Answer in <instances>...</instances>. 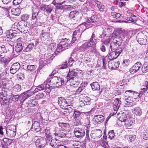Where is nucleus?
<instances>
[{"mask_svg": "<svg viewBox=\"0 0 148 148\" xmlns=\"http://www.w3.org/2000/svg\"><path fill=\"white\" fill-rule=\"evenodd\" d=\"M46 85L47 84H46L45 82H44L43 84H41L40 85L37 86L34 91H33V93H35L36 92H38L39 91L44 90Z\"/></svg>", "mask_w": 148, "mask_h": 148, "instance_id": "obj_25", "label": "nucleus"}, {"mask_svg": "<svg viewBox=\"0 0 148 148\" xmlns=\"http://www.w3.org/2000/svg\"><path fill=\"white\" fill-rule=\"evenodd\" d=\"M69 81L70 86L73 87H77L79 83V78L70 79Z\"/></svg>", "mask_w": 148, "mask_h": 148, "instance_id": "obj_20", "label": "nucleus"}, {"mask_svg": "<svg viewBox=\"0 0 148 148\" xmlns=\"http://www.w3.org/2000/svg\"><path fill=\"white\" fill-rule=\"evenodd\" d=\"M86 22H84L78 26L77 28L73 33L71 42L74 43L76 40L80 39L82 33L86 29Z\"/></svg>", "mask_w": 148, "mask_h": 148, "instance_id": "obj_1", "label": "nucleus"}, {"mask_svg": "<svg viewBox=\"0 0 148 148\" xmlns=\"http://www.w3.org/2000/svg\"><path fill=\"white\" fill-rule=\"evenodd\" d=\"M41 10L45 12L47 14L50 13L53 10V7L50 5H44L40 8Z\"/></svg>", "mask_w": 148, "mask_h": 148, "instance_id": "obj_21", "label": "nucleus"}, {"mask_svg": "<svg viewBox=\"0 0 148 148\" xmlns=\"http://www.w3.org/2000/svg\"><path fill=\"white\" fill-rule=\"evenodd\" d=\"M6 134L9 137H13L16 134V127L15 125H11L6 127Z\"/></svg>", "mask_w": 148, "mask_h": 148, "instance_id": "obj_5", "label": "nucleus"}, {"mask_svg": "<svg viewBox=\"0 0 148 148\" xmlns=\"http://www.w3.org/2000/svg\"><path fill=\"white\" fill-rule=\"evenodd\" d=\"M32 128L36 132H39L40 130L39 123L37 122H35L32 124Z\"/></svg>", "mask_w": 148, "mask_h": 148, "instance_id": "obj_27", "label": "nucleus"}, {"mask_svg": "<svg viewBox=\"0 0 148 148\" xmlns=\"http://www.w3.org/2000/svg\"><path fill=\"white\" fill-rule=\"evenodd\" d=\"M125 97L124 98V99L125 100L126 102L128 103H131L134 101V99L133 98L132 95H130V93L125 95Z\"/></svg>", "mask_w": 148, "mask_h": 148, "instance_id": "obj_24", "label": "nucleus"}, {"mask_svg": "<svg viewBox=\"0 0 148 148\" xmlns=\"http://www.w3.org/2000/svg\"><path fill=\"white\" fill-rule=\"evenodd\" d=\"M97 38L95 37V34H93L90 41L84 43L80 47L81 50L82 51H84L88 47H91L95 45L97 43Z\"/></svg>", "mask_w": 148, "mask_h": 148, "instance_id": "obj_4", "label": "nucleus"}, {"mask_svg": "<svg viewBox=\"0 0 148 148\" xmlns=\"http://www.w3.org/2000/svg\"><path fill=\"white\" fill-rule=\"evenodd\" d=\"M45 95L43 93H40L38 95H36L35 98L36 99L38 100L42 99L45 97Z\"/></svg>", "mask_w": 148, "mask_h": 148, "instance_id": "obj_62", "label": "nucleus"}, {"mask_svg": "<svg viewBox=\"0 0 148 148\" xmlns=\"http://www.w3.org/2000/svg\"><path fill=\"white\" fill-rule=\"evenodd\" d=\"M142 71L143 72L148 71V62H145L142 67Z\"/></svg>", "mask_w": 148, "mask_h": 148, "instance_id": "obj_40", "label": "nucleus"}, {"mask_svg": "<svg viewBox=\"0 0 148 148\" xmlns=\"http://www.w3.org/2000/svg\"><path fill=\"white\" fill-rule=\"evenodd\" d=\"M76 13L77 12L75 11H72L69 14V17L70 19H73L75 18V17L77 16L76 15Z\"/></svg>", "mask_w": 148, "mask_h": 148, "instance_id": "obj_53", "label": "nucleus"}, {"mask_svg": "<svg viewBox=\"0 0 148 148\" xmlns=\"http://www.w3.org/2000/svg\"><path fill=\"white\" fill-rule=\"evenodd\" d=\"M17 34V33L14 31V30H12L11 29L7 32L6 36L8 38H12L15 37Z\"/></svg>", "mask_w": 148, "mask_h": 148, "instance_id": "obj_22", "label": "nucleus"}, {"mask_svg": "<svg viewBox=\"0 0 148 148\" xmlns=\"http://www.w3.org/2000/svg\"><path fill=\"white\" fill-rule=\"evenodd\" d=\"M77 70L73 69L72 70H69V72L66 77L67 82H68L70 79L79 78L77 75Z\"/></svg>", "mask_w": 148, "mask_h": 148, "instance_id": "obj_7", "label": "nucleus"}, {"mask_svg": "<svg viewBox=\"0 0 148 148\" xmlns=\"http://www.w3.org/2000/svg\"><path fill=\"white\" fill-rule=\"evenodd\" d=\"M82 17L79 16H76L73 19L72 21L74 24H78L80 23L81 19Z\"/></svg>", "mask_w": 148, "mask_h": 148, "instance_id": "obj_45", "label": "nucleus"}, {"mask_svg": "<svg viewBox=\"0 0 148 148\" xmlns=\"http://www.w3.org/2000/svg\"><path fill=\"white\" fill-rule=\"evenodd\" d=\"M81 114L79 111L78 110L74 111L73 117L74 118H76L79 116Z\"/></svg>", "mask_w": 148, "mask_h": 148, "instance_id": "obj_61", "label": "nucleus"}, {"mask_svg": "<svg viewBox=\"0 0 148 148\" xmlns=\"http://www.w3.org/2000/svg\"><path fill=\"white\" fill-rule=\"evenodd\" d=\"M56 48V45L53 43L50 44L49 47V50L50 49L51 51H55Z\"/></svg>", "mask_w": 148, "mask_h": 148, "instance_id": "obj_63", "label": "nucleus"}, {"mask_svg": "<svg viewBox=\"0 0 148 148\" xmlns=\"http://www.w3.org/2000/svg\"><path fill=\"white\" fill-rule=\"evenodd\" d=\"M36 104V102L34 99H32L29 100V105L31 107L35 106Z\"/></svg>", "mask_w": 148, "mask_h": 148, "instance_id": "obj_51", "label": "nucleus"}, {"mask_svg": "<svg viewBox=\"0 0 148 148\" xmlns=\"http://www.w3.org/2000/svg\"><path fill=\"white\" fill-rule=\"evenodd\" d=\"M142 66L141 63L140 62H137L132 66L130 69V71L131 73L136 72Z\"/></svg>", "mask_w": 148, "mask_h": 148, "instance_id": "obj_16", "label": "nucleus"}, {"mask_svg": "<svg viewBox=\"0 0 148 148\" xmlns=\"http://www.w3.org/2000/svg\"><path fill=\"white\" fill-rule=\"evenodd\" d=\"M17 44L15 47V50L17 52L21 51L23 49L22 42L21 38H18L17 40Z\"/></svg>", "mask_w": 148, "mask_h": 148, "instance_id": "obj_17", "label": "nucleus"}, {"mask_svg": "<svg viewBox=\"0 0 148 148\" xmlns=\"http://www.w3.org/2000/svg\"><path fill=\"white\" fill-rule=\"evenodd\" d=\"M20 68V65L19 63L16 62L12 65L10 69V73L14 74L17 72Z\"/></svg>", "mask_w": 148, "mask_h": 148, "instance_id": "obj_15", "label": "nucleus"}, {"mask_svg": "<svg viewBox=\"0 0 148 148\" xmlns=\"http://www.w3.org/2000/svg\"><path fill=\"white\" fill-rule=\"evenodd\" d=\"M66 48L65 47L62 46L61 45L58 44L57 46V48L56 49V51L55 52V54L56 55H57L60 52L64 50Z\"/></svg>", "mask_w": 148, "mask_h": 148, "instance_id": "obj_30", "label": "nucleus"}, {"mask_svg": "<svg viewBox=\"0 0 148 148\" xmlns=\"http://www.w3.org/2000/svg\"><path fill=\"white\" fill-rule=\"evenodd\" d=\"M32 20H34L37 18V16L39 13L38 7L36 5H34L32 7Z\"/></svg>", "mask_w": 148, "mask_h": 148, "instance_id": "obj_19", "label": "nucleus"}, {"mask_svg": "<svg viewBox=\"0 0 148 148\" xmlns=\"http://www.w3.org/2000/svg\"><path fill=\"white\" fill-rule=\"evenodd\" d=\"M122 51V49L121 48L116 49L114 51L111 49V51L109 52L108 55V59L112 60L116 58Z\"/></svg>", "mask_w": 148, "mask_h": 148, "instance_id": "obj_6", "label": "nucleus"}, {"mask_svg": "<svg viewBox=\"0 0 148 148\" xmlns=\"http://www.w3.org/2000/svg\"><path fill=\"white\" fill-rule=\"evenodd\" d=\"M20 26H19V32L23 34L27 33L28 30L30 29L29 27H28L27 24L20 22Z\"/></svg>", "mask_w": 148, "mask_h": 148, "instance_id": "obj_12", "label": "nucleus"}, {"mask_svg": "<svg viewBox=\"0 0 148 148\" xmlns=\"http://www.w3.org/2000/svg\"><path fill=\"white\" fill-rule=\"evenodd\" d=\"M44 58L48 62V61L52 60L53 58V57L50 53H46L44 55Z\"/></svg>", "mask_w": 148, "mask_h": 148, "instance_id": "obj_42", "label": "nucleus"}, {"mask_svg": "<svg viewBox=\"0 0 148 148\" xmlns=\"http://www.w3.org/2000/svg\"><path fill=\"white\" fill-rule=\"evenodd\" d=\"M32 94L31 92H29L28 91L24 92L19 95V100L24 101L26 99L30 97Z\"/></svg>", "mask_w": 148, "mask_h": 148, "instance_id": "obj_18", "label": "nucleus"}, {"mask_svg": "<svg viewBox=\"0 0 148 148\" xmlns=\"http://www.w3.org/2000/svg\"><path fill=\"white\" fill-rule=\"evenodd\" d=\"M83 100L86 105H90V99L88 96H84L83 97Z\"/></svg>", "mask_w": 148, "mask_h": 148, "instance_id": "obj_43", "label": "nucleus"}, {"mask_svg": "<svg viewBox=\"0 0 148 148\" xmlns=\"http://www.w3.org/2000/svg\"><path fill=\"white\" fill-rule=\"evenodd\" d=\"M92 89L93 90H98L100 88V86L97 82H94L90 84Z\"/></svg>", "mask_w": 148, "mask_h": 148, "instance_id": "obj_35", "label": "nucleus"}, {"mask_svg": "<svg viewBox=\"0 0 148 148\" xmlns=\"http://www.w3.org/2000/svg\"><path fill=\"white\" fill-rule=\"evenodd\" d=\"M66 132L64 131H60L57 132H55L54 135L56 136L61 138L65 137L66 134Z\"/></svg>", "mask_w": 148, "mask_h": 148, "instance_id": "obj_26", "label": "nucleus"}, {"mask_svg": "<svg viewBox=\"0 0 148 148\" xmlns=\"http://www.w3.org/2000/svg\"><path fill=\"white\" fill-rule=\"evenodd\" d=\"M127 114H124L123 113L119 118V120L121 121V122H125L127 120Z\"/></svg>", "mask_w": 148, "mask_h": 148, "instance_id": "obj_41", "label": "nucleus"}, {"mask_svg": "<svg viewBox=\"0 0 148 148\" xmlns=\"http://www.w3.org/2000/svg\"><path fill=\"white\" fill-rule=\"evenodd\" d=\"M110 41V39L108 37L105 38L103 40H101V42H103V43L106 45H108Z\"/></svg>", "mask_w": 148, "mask_h": 148, "instance_id": "obj_50", "label": "nucleus"}, {"mask_svg": "<svg viewBox=\"0 0 148 148\" xmlns=\"http://www.w3.org/2000/svg\"><path fill=\"white\" fill-rule=\"evenodd\" d=\"M68 40L66 38H65L63 39V40L59 44L61 45L62 46L65 47V48H66L67 47L68 45Z\"/></svg>", "mask_w": 148, "mask_h": 148, "instance_id": "obj_44", "label": "nucleus"}, {"mask_svg": "<svg viewBox=\"0 0 148 148\" xmlns=\"http://www.w3.org/2000/svg\"><path fill=\"white\" fill-rule=\"evenodd\" d=\"M34 47V44L33 43H29L26 48L23 50L25 52H28L30 51Z\"/></svg>", "mask_w": 148, "mask_h": 148, "instance_id": "obj_36", "label": "nucleus"}, {"mask_svg": "<svg viewBox=\"0 0 148 148\" xmlns=\"http://www.w3.org/2000/svg\"><path fill=\"white\" fill-rule=\"evenodd\" d=\"M98 17L97 15H93L88 19L87 22L88 23H92L96 21Z\"/></svg>", "mask_w": 148, "mask_h": 148, "instance_id": "obj_32", "label": "nucleus"}, {"mask_svg": "<svg viewBox=\"0 0 148 148\" xmlns=\"http://www.w3.org/2000/svg\"><path fill=\"white\" fill-rule=\"evenodd\" d=\"M94 119L96 123L99 124L103 122L104 118L102 115H97L95 116Z\"/></svg>", "mask_w": 148, "mask_h": 148, "instance_id": "obj_23", "label": "nucleus"}, {"mask_svg": "<svg viewBox=\"0 0 148 148\" xmlns=\"http://www.w3.org/2000/svg\"><path fill=\"white\" fill-rule=\"evenodd\" d=\"M58 103L60 107L63 109H65V107L68 105L66 100L62 97L58 98Z\"/></svg>", "mask_w": 148, "mask_h": 148, "instance_id": "obj_10", "label": "nucleus"}, {"mask_svg": "<svg viewBox=\"0 0 148 148\" xmlns=\"http://www.w3.org/2000/svg\"><path fill=\"white\" fill-rule=\"evenodd\" d=\"M113 61H110L108 62V66L110 69H115L116 67L114 66V64H112Z\"/></svg>", "mask_w": 148, "mask_h": 148, "instance_id": "obj_59", "label": "nucleus"}, {"mask_svg": "<svg viewBox=\"0 0 148 148\" xmlns=\"http://www.w3.org/2000/svg\"><path fill=\"white\" fill-rule=\"evenodd\" d=\"M65 2L64 1L61 3H58L56 4L55 6H57L58 8L62 9H64L63 8V5H64V3Z\"/></svg>", "mask_w": 148, "mask_h": 148, "instance_id": "obj_57", "label": "nucleus"}, {"mask_svg": "<svg viewBox=\"0 0 148 148\" xmlns=\"http://www.w3.org/2000/svg\"><path fill=\"white\" fill-rule=\"evenodd\" d=\"M36 68V65H28L27 66V71H34Z\"/></svg>", "mask_w": 148, "mask_h": 148, "instance_id": "obj_39", "label": "nucleus"}, {"mask_svg": "<svg viewBox=\"0 0 148 148\" xmlns=\"http://www.w3.org/2000/svg\"><path fill=\"white\" fill-rule=\"evenodd\" d=\"M51 79L48 78L46 81V84L49 82L50 85H53V87H59L63 85L65 82L64 79L62 78L57 77H51Z\"/></svg>", "mask_w": 148, "mask_h": 148, "instance_id": "obj_2", "label": "nucleus"}, {"mask_svg": "<svg viewBox=\"0 0 148 148\" xmlns=\"http://www.w3.org/2000/svg\"><path fill=\"white\" fill-rule=\"evenodd\" d=\"M13 89L16 92H19L21 90V86L18 84H16L14 87Z\"/></svg>", "mask_w": 148, "mask_h": 148, "instance_id": "obj_55", "label": "nucleus"}, {"mask_svg": "<svg viewBox=\"0 0 148 148\" xmlns=\"http://www.w3.org/2000/svg\"><path fill=\"white\" fill-rule=\"evenodd\" d=\"M71 144L75 148H78L81 146L82 145V143L77 140L72 141L71 142Z\"/></svg>", "mask_w": 148, "mask_h": 148, "instance_id": "obj_33", "label": "nucleus"}, {"mask_svg": "<svg viewBox=\"0 0 148 148\" xmlns=\"http://www.w3.org/2000/svg\"><path fill=\"white\" fill-rule=\"evenodd\" d=\"M118 38L119 37L116 36V38L113 40L112 42L110 44V48L112 50L114 49V47H112L114 45H116L117 46V45L119 46L121 45L122 42L121 39L120 38L119 39Z\"/></svg>", "mask_w": 148, "mask_h": 148, "instance_id": "obj_14", "label": "nucleus"}, {"mask_svg": "<svg viewBox=\"0 0 148 148\" xmlns=\"http://www.w3.org/2000/svg\"><path fill=\"white\" fill-rule=\"evenodd\" d=\"M108 138L111 140L114 138L115 136V133L113 130H110L108 133Z\"/></svg>", "mask_w": 148, "mask_h": 148, "instance_id": "obj_48", "label": "nucleus"}, {"mask_svg": "<svg viewBox=\"0 0 148 148\" xmlns=\"http://www.w3.org/2000/svg\"><path fill=\"white\" fill-rule=\"evenodd\" d=\"M125 32V31L123 30H122L121 29H119L116 31L114 32V34L116 36H117V37L121 38V37L123 35Z\"/></svg>", "mask_w": 148, "mask_h": 148, "instance_id": "obj_28", "label": "nucleus"}, {"mask_svg": "<svg viewBox=\"0 0 148 148\" xmlns=\"http://www.w3.org/2000/svg\"><path fill=\"white\" fill-rule=\"evenodd\" d=\"M11 12L13 15L18 16L20 14L21 11L20 8H18L12 9L11 10Z\"/></svg>", "mask_w": 148, "mask_h": 148, "instance_id": "obj_37", "label": "nucleus"}, {"mask_svg": "<svg viewBox=\"0 0 148 148\" xmlns=\"http://www.w3.org/2000/svg\"><path fill=\"white\" fill-rule=\"evenodd\" d=\"M147 37H148V32L146 31L141 32L136 36L137 41L140 45H145L147 44Z\"/></svg>", "mask_w": 148, "mask_h": 148, "instance_id": "obj_3", "label": "nucleus"}, {"mask_svg": "<svg viewBox=\"0 0 148 148\" xmlns=\"http://www.w3.org/2000/svg\"><path fill=\"white\" fill-rule=\"evenodd\" d=\"M7 49L4 45H2L0 46V53H6Z\"/></svg>", "mask_w": 148, "mask_h": 148, "instance_id": "obj_49", "label": "nucleus"}, {"mask_svg": "<svg viewBox=\"0 0 148 148\" xmlns=\"http://www.w3.org/2000/svg\"><path fill=\"white\" fill-rule=\"evenodd\" d=\"M48 62L44 58H41L39 60V64L40 67L41 68L44 65H45Z\"/></svg>", "mask_w": 148, "mask_h": 148, "instance_id": "obj_38", "label": "nucleus"}, {"mask_svg": "<svg viewBox=\"0 0 148 148\" xmlns=\"http://www.w3.org/2000/svg\"><path fill=\"white\" fill-rule=\"evenodd\" d=\"M113 105H116V106H120L121 103V101L119 99L116 98L115 99L113 102Z\"/></svg>", "mask_w": 148, "mask_h": 148, "instance_id": "obj_58", "label": "nucleus"}, {"mask_svg": "<svg viewBox=\"0 0 148 148\" xmlns=\"http://www.w3.org/2000/svg\"><path fill=\"white\" fill-rule=\"evenodd\" d=\"M102 135V132L101 130L96 129L92 130L90 134V136L93 138H100Z\"/></svg>", "mask_w": 148, "mask_h": 148, "instance_id": "obj_11", "label": "nucleus"}, {"mask_svg": "<svg viewBox=\"0 0 148 148\" xmlns=\"http://www.w3.org/2000/svg\"><path fill=\"white\" fill-rule=\"evenodd\" d=\"M142 92H138L132 91L131 90H127L125 91V95L127 94V93H130V95H132L134 100L138 99V98L141 97L142 96Z\"/></svg>", "mask_w": 148, "mask_h": 148, "instance_id": "obj_8", "label": "nucleus"}, {"mask_svg": "<svg viewBox=\"0 0 148 148\" xmlns=\"http://www.w3.org/2000/svg\"><path fill=\"white\" fill-rule=\"evenodd\" d=\"M3 141L7 145H9L12 143V140L11 139L7 138H4Z\"/></svg>", "mask_w": 148, "mask_h": 148, "instance_id": "obj_56", "label": "nucleus"}, {"mask_svg": "<svg viewBox=\"0 0 148 148\" xmlns=\"http://www.w3.org/2000/svg\"><path fill=\"white\" fill-rule=\"evenodd\" d=\"M143 139L147 140L148 139V130H146L143 135Z\"/></svg>", "mask_w": 148, "mask_h": 148, "instance_id": "obj_64", "label": "nucleus"}, {"mask_svg": "<svg viewBox=\"0 0 148 148\" xmlns=\"http://www.w3.org/2000/svg\"><path fill=\"white\" fill-rule=\"evenodd\" d=\"M134 120L132 118H128L127 120L125 122L124 127L126 129H130L133 126Z\"/></svg>", "mask_w": 148, "mask_h": 148, "instance_id": "obj_13", "label": "nucleus"}, {"mask_svg": "<svg viewBox=\"0 0 148 148\" xmlns=\"http://www.w3.org/2000/svg\"><path fill=\"white\" fill-rule=\"evenodd\" d=\"M74 132L75 136L78 138H82L85 135L84 130L80 128H75Z\"/></svg>", "mask_w": 148, "mask_h": 148, "instance_id": "obj_9", "label": "nucleus"}, {"mask_svg": "<svg viewBox=\"0 0 148 148\" xmlns=\"http://www.w3.org/2000/svg\"><path fill=\"white\" fill-rule=\"evenodd\" d=\"M130 38L129 33L125 31L123 35L121 37V39L122 41H125L128 40Z\"/></svg>", "mask_w": 148, "mask_h": 148, "instance_id": "obj_29", "label": "nucleus"}, {"mask_svg": "<svg viewBox=\"0 0 148 148\" xmlns=\"http://www.w3.org/2000/svg\"><path fill=\"white\" fill-rule=\"evenodd\" d=\"M53 85L50 86L49 84H47L45 88V91L46 92L49 93L50 92L51 90L53 88Z\"/></svg>", "mask_w": 148, "mask_h": 148, "instance_id": "obj_52", "label": "nucleus"}, {"mask_svg": "<svg viewBox=\"0 0 148 148\" xmlns=\"http://www.w3.org/2000/svg\"><path fill=\"white\" fill-rule=\"evenodd\" d=\"M111 15L113 16V18H117L120 17L121 14L118 13L112 12L111 13Z\"/></svg>", "mask_w": 148, "mask_h": 148, "instance_id": "obj_60", "label": "nucleus"}, {"mask_svg": "<svg viewBox=\"0 0 148 148\" xmlns=\"http://www.w3.org/2000/svg\"><path fill=\"white\" fill-rule=\"evenodd\" d=\"M0 61L1 62V63H4L5 65H6L9 62L10 60L6 58L3 57L0 59Z\"/></svg>", "mask_w": 148, "mask_h": 148, "instance_id": "obj_54", "label": "nucleus"}, {"mask_svg": "<svg viewBox=\"0 0 148 148\" xmlns=\"http://www.w3.org/2000/svg\"><path fill=\"white\" fill-rule=\"evenodd\" d=\"M20 23H15L14 24L13 26H12V30H14V31L16 32L17 33H19V26H20Z\"/></svg>", "mask_w": 148, "mask_h": 148, "instance_id": "obj_31", "label": "nucleus"}, {"mask_svg": "<svg viewBox=\"0 0 148 148\" xmlns=\"http://www.w3.org/2000/svg\"><path fill=\"white\" fill-rule=\"evenodd\" d=\"M46 140L45 138H41L40 145L41 146L40 148H43L46 144Z\"/></svg>", "mask_w": 148, "mask_h": 148, "instance_id": "obj_47", "label": "nucleus"}, {"mask_svg": "<svg viewBox=\"0 0 148 148\" xmlns=\"http://www.w3.org/2000/svg\"><path fill=\"white\" fill-rule=\"evenodd\" d=\"M56 141L57 140L56 139H53L51 140L50 143L51 146L54 148L58 147L59 145H58V143H56Z\"/></svg>", "mask_w": 148, "mask_h": 148, "instance_id": "obj_46", "label": "nucleus"}, {"mask_svg": "<svg viewBox=\"0 0 148 148\" xmlns=\"http://www.w3.org/2000/svg\"><path fill=\"white\" fill-rule=\"evenodd\" d=\"M134 113L136 116H140L141 115L142 112V109L139 107H137L134 108Z\"/></svg>", "mask_w": 148, "mask_h": 148, "instance_id": "obj_34", "label": "nucleus"}]
</instances>
